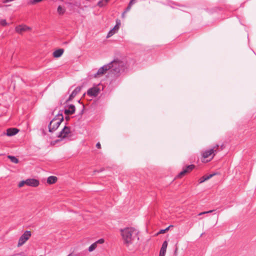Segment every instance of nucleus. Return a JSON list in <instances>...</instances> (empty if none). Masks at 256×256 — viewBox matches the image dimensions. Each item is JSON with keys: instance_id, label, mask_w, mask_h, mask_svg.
I'll return each mask as SVG.
<instances>
[{"instance_id": "obj_1", "label": "nucleus", "mask_w": 256, "mask_h": 256, "mask_svg": "<svg viewBox=\"0 0 256 256\" xmlns=\"http://www.w3.org/2000/svg\"><path fill=\"white\" fill-rule=\"evenodd\" d=\"M138 232L136 229L131 227L120 230V234L124 243L127 246L138 240Z\"/></svg>"}, {"instance_id": "obj_2", "label": "nucleus", "mask_w": 256, "mask_h": 256, "mask_svg": "<svg viewBox=\"0 0 256 256\" xmlns=\"http://www.w3.org/2000/svg\"><path fill=\"white\" fill-rule=\"evenodd\" d=\"M48 132L51 134L50 136L52 138H56V140L50 142L51 144H54L63 138H68L72 135L70 129H48Z\"/></svg>"}, {"instance_id": "obj_3", "label": "nucleus", "mask_w": 256, "mask_h": 256, "mask_svg": "<svg viewBox=\"0 0 256 256\" xmlns=\"http://www.w3.org/2000/svg\"><path fill=\"white\" fill-rule=\"evenodd\" d=\"M108 64L110 65V70L114 74H119L125 69V64L121 61L114 60Z\"/></svg>"}, {"instance_id": "obj_4", "label": "nucleus", "mask_w": 256, "mask_h": 256, "mask_svg": "<svg viewBox=\"0 0 256 256\" xmlns=\"http://www.w3.org/2000/svg\"><path fill=\"white\" fill-rule=\"evenodd\" d=\"M218 144H216L212 148L206 150L202 152V156L204 158H210L208 161L210 160L215 156L218 148Z\"/></svg>"}, {"instance_id": "obj_5", "label": "nucleus", "mask_w": 256, "mask_h": 256, "mask_svg": "<svg viewBox=\"0 0 256 256\" xmlns=\"http://www.w3.org/2000/svg\"><path fill=\"white\" fill-rule=\"evenodd\" d=\"M62 121L63 116L62 114L56 116L50 122L49 126V128H58Z\"/></svg>"}, {"instance_id": "obj_6", "label": "nucleus", "mask_w": 256, "mask_h": 256, "mask_svg": "<svg viewBox=\"0 0 256 256\" xmlns=\"http://www.w3.org/2000/svg\"><path fill=\"white\" fill-rule=\"evenodd\" d=\"M31 232L30 231H26L20 238L18 244V246H22L30 237Z\"/></svg>"}, {"instance_id": "obj_7", "label": "nucleus", "mask_w": 256, "mask_h": 256, "mask_svg": "<svg viewBox=\"0 0 256 256\" xmlns=\"http://www.w3.org/2000/svg\"><path fill=\"white\" fill-rule=\"evenodd\" d=\"M100 90L98 86L89 88L87 91V94L91 97H96L100 93Z\"/></svg>"}, {"instance_id": "obj_8", "label": "nucleus", "mask_w": 256, "mask_h": 256, "mask_svg": "<svg viewBox=\"0 0 256 256\" xmlns=\"http://www.w3.org/2000/svg\"><path fill=\"white\" fill-rule=\"evenodd\" d=\"M110 65L108 64L99 68L98 72L94 75V78L106 74L108 70H110Z\"/></svg>"}, {"instance_id": "obj_9", "label": "nucleus", "mask_w": 256, "mask_h": 256, "mask_svg": "<svg viewBox=\"0 0 256 256\" xmlns=\"http://www.w3.org/2000/svg\"><path fill=\"white\" fill-rule=\"evenodd\" d=\"M30 30L31 28L30 27L23 24L18 26L15 28L16 32L20 34H22L24 32L30 31Z\"/></svg>"}, {"instance_id": "obj_10", "label": "nucleus", "mask_w": 256, "mask_h": 256, "mask_svg": "<svg viewBox=\"0 0 256 256\" xmlns=\"http://www.w3.org/2000/svg\"><path fill=\"white\" fill-rule=\"evenodd\" d=\"M120 26V20L118 19L116 20V25L111 30L108 34L107 38H110L118 32Z\"/></svg>"}, {"instance_id": "obj_11", "label": "nucleus", "mask_w": 256, "mask_h": 256, "mask_svg": "<svg viewBox=\"0 0 256 256\" xmlns=\"http://www.w3.org/2000/svg\"><path fill=\"white\" fill-rule=\"evenodd\" d=\"M40 184L38 180L34 178H28L26 180V185L32 187H36Z\"/></svg>"}, {"instance_id": "obj_12", "label": "nucleus", "mask_w": 256, "mask_h": 256, "mask_svg": "<svg viewBox=\"0 0 256 256\" xmlns=\"http://www.w3.org/2000/svg\"><path fill=\"white\" fill-rule=\"evenodd\" d=\"M168 243L167 241L165 240L160 250L159 256H165L166 252V248L168 247Z\"/></svg>"}, {"instance_id": "obj_13", "label": "nucleus", "mask_w": 256, "mask_h": 256, "mask_svg": "<svg viewBox=\"0 0 256 256\" xmlns=\"http://www.w3.org/2000/svg\"><path fill=\"white\" fill-rule=\"evenodd\" d=\"M81 90V87L78 86L72 92V94L70 96L68 100L66 102H69L72 100L76 96V95L78 94Z\"/></svg>"}, {"instance_id": "obj_14", "label": "nucleus", "mask_w": 256, "mask_h": 256, "mask_svg": "<svg viewBox=\"0 0 256 256\" xmlns=\"http://www.w3.org/2000/svg\"><path fill=\"white\" fill-rule=\"evenodd\" d=\"M194 168V165H190L188 166L185 169L182 171L178 175V177L181 178L184 176L186 173L191 171Z\"/></svg>"}, {"instance_id": "obj_15", "label": "nucleus", "mask_w": 256, "mask_h": 256, "mask_svg": "<svg viewBox=\"0 0 256 256\" xmlns=\"http://www.w3.org/2000/svg\"><path fill=\"white\" fill-rule=\"evenodd\" d=\"M75 112V106L74 105L71 104L70 105L68 108L64 110V113L67 114H72Z\"/></svg>"}, {"instance_id": "obj_16", "label": "nucleus", "mask_w": 256, "mask_h": 256, "mask_svg": "<svg viewBox=\"0 0 256 256\" xmlns=\"http://www.w3.org/2000/svg\"><path fill=\"white\" fill-rule=\"evenodd\" d=\"M64 52V50L63 49L57 50L53 52V56L56 58H60L63 54Z\"/></svg>"}, {"instance_id": "obj_17", "label": "nucleus", "mask_w": 256, "mask_h": 256, "mask_svg": "<svg viewBox=\"0 0 256 256\" xmlns=\"http://www.w3.org/2000/svg\"><path fill=\"white\" fill-rule=\"evenodd\" d=\"M215 174H209V175H208V176H202V178H200L199 180V182L200 184L202 183V182H204L209 180L210 178H212Z\"/></svg>"}, {"instance_id": "obj_18", "label": "nucleus", "mask_w": 256, "mask_h": 256, "mask_svg": "<svg viewBox=\"0 0 256 256\" xmlns=\"http://www.w3.org/2000/svg\"><path fill=\"white\" fill-rule=\"evenodd\" d=\"M18 129H7L6 134L8 136H12L18 132Z\"/></svg>"}, {"instance_id": "obj_19", "label": "nucleus", "mask_w": 256, "mask_h": 256, "mask_svg": "<svg viewBox=\"0 0 256 256\" xmlns=\"http://www.w3.org/2000/svg\"><path fill=\"white\" fill-rule=\"evenodd\" d=\"M57 180H58V178L56 176H50L48 177L47 178V182L48 184H54L55 182H56Z\"/></svg>"}, {"instance_id": "obj_20", "label": "nucleus", "mask_w": 256, "mask_h": 256, "mask_svg": "<svg viewBox=\"0 0 256 256\" xmlns=\"http://www.w3.org/2000/svg\"><path fill=\"white\" fill-rule=\"evenodd\" d=\"M8 158L14 164H18V160L14 156H8Z\"/></svg>"}, {"instance_id": "obj_21", "label": "nucleus", "mask_w": 256, "mask_h": 256, "mask_svg": "<svg viewBox=\"0 0 256 256\" xmlns=\"http://www.w3.org/2000/svg\"><path fill=\"white\" fill-rule=\"evenodd\" d=\"M97 245L96 244V242H94V243H93L88 248V252H92V251H94L96 248H97Z\"/></svg>"}, {"instance_id": "obj_22", "label": "nucleus", "mask_w": 256, "mask_h": 256, "mask_svg": "<svg viewBox=\"0 0 256 256\" xmlns=\"http://www.w3.org/2000/svg\"><path fill=\"white\" fill-rule=\"evenodd\" d=\"M65 12V9L62 6H59L58 8V12L60 14H63Z\"/></svg>"}, {"instance_id": "obj_23", "label": "nucleus", "mask_w": 256, "mask_h": 256, "mask_svg": "<svg viewBox=\"0 0 256 256\" xmlns=\"http://www.w3.org/2000/svg\"><path fill=\"white\" fill-rule=\"evenodd\" d=\"M106 2L104 0H101L98 3V6L100 7H102L106 4Z\"/></svg>"}, {"instance_id": "obj_24", "label": "nucleus", "mask_w": 256, "mask_h": 256, "mask_svg": "<svg viewBox=\"0 0 256 256\" xmlns=\"http://www.w3.org/2000/svg\"><path fill=\"white\" fill-rule=\"evenodd\" d=\"M136 0H130V2L129 3V4H128V6L127 7L126 10H125V11H126V12H127L128 11L130 10V9L131 8L132 5L135 2Z\"/></svg>"}, {"instance_id": "obj_25", "label": "nucleus", "mask_w": 256, "mask_h": 256, "mask_svg": "<svg viewBox=\"0 0 256 256\" xmlns=\"http://www.w3.org/2000/svg\"><path fill=\"white\" fill-rule=\"evenodd\" d=\"M0 24L2 26H6L8 25V23L6 22L5 20H0Z\"/></svg>"}, {"instance_id": "obj_26", "label": "nucleus", "mask_w": 256, "mask_h": 256, "mask_svg": "<svg viewBox=\"0 0 256 256\" xmlns=\"http://www.w3.org/2000/svg\"><path fill=\"white\" fill-rule=\"evenodd\" d=\"M104 239L100 238V239L98 240L97 241H96L95 242L96 244V245L98 246V244H102L104 243Z\"/></svg>"}, {"instance_id": "obj_27", "label": "nucleus", "mask_w": 256, "mask_h": 256, "mask_svg": "<svg viewBox=\"0 0 256 256\" xmlns=\"http://www.w3.org/2000/svg\"><path fill=\"white\" fill-rule=\"evenodd\" d=\"M24 184H26V180L21 181L18 184V186L21 188L22 187Z\"/></svg>"}, {"instance_id": "obj_28", "label": "nucleus", "mask_w": 256, "mask_h": 256, "mask_svg": "<svg viewBox=\"0 0 256 256\" xmlns=\"http://www.w3.org/2000/svg\"><path fill=\"white\" fill-rule=\"evenodd\" d=\"M213 211H214V210H210L207 211V212H200L198 215V216H201V215H202V214H208V213H211V212H212Z\"/></svg>"}, {"instance_id": "obj_29", "label": "nucleus", "mask_w": 256, "mask_h": 256, "mask_svg": "<svg viewBox=\"0 0 256 256\" xmlns=\"http://www.w3.org/2000/svg\"><path fill=\"white\" fill-rule=\"evenodd\" d=\"M96 148H101V146H100V142H98V143L96 144Z\"/></svg>"}, {"instance_id": "obj_30", "label": "nucleus", "mask_w": 256, "mask_h": 256, "mask_svg": "<svg viewBox=\"0 0 256 256\" xmlns=\"http://www.w3.org/2000/svg\"><path fill=\"white\" fill-rule=\"evenodd\" d=\"M164 232H166V231H165V230H161L160 232H159V234H164Z\"/></svg>"}, {"instance_id": "obj_31", "label": "nucleus", "mask_w": 256, "mask_h": 256, "mask_svg": "<svg viewBox=\"0 0 256 256\" xmlns=\"http://www.w3.org/2000/svg\"><path fill=\"white\" fill-rule=\"evenodd\" d=\"M172 226H173L171 225V226H168V228H166V229H164V230H165L166 232V231L168 230H169V228H170V227H172Z\"/></svg>"}, {"instance_id": "obj_32", "label": "nucleus", "mask_w": 256, "mask_h": 256, "mask_svg": "<svg viewBox=\"0 0 256 256\" xmlns=\"http://www.w3.org/2000/svg\"><path fill=\"white\" fill-rule=\"evenodd\" d=\"M126 11H124V12L122 14V18H124V16H125V14H126Z\"/></svg>"}, {"instance_id": "obj_33", "label": "nucleus", "mask_w": 256, "mask_h": 256, "mask_svg": "<svg viewBox=\"0 0 256 256\" xmlns=\"http://www.w3.org/2000/svg\"><path fill=\"white\" fill-rule=\"evenodd\" d=\"M42 0H34V2H41Z\"/></svg>"}, {"instance_id": "obj_34", "label": "nucleus", "mask_w": 256, "mask_h": 256, "mask_svg": "<svg viewBox=\"0 0 256 256\" xmlns=\"http://www.w3.org/2000/svg\"><path fill=\"white\" fill-rule=\"evenodd\" d=\"M106 2H108L110 0H104Z\"/></svg>"}, {"instance_id": "obj_35", "label": "nucleus", "mask_w": 256, "mask_h": 256, "mask_svg": "<svg viewBox=\"0 0 256 256\" xmlns=\"http://www.w3.org/2000/svg\"><path fill=\"white\" fill-rule=\"evenodd\" d=\"M64 128H68L66 126H64Z\"/></svg>"}]
</instances>
